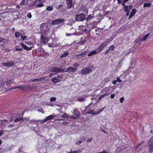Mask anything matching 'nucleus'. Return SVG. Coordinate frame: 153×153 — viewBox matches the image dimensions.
Masks as SVG:
<instances>
[{
    "label": "nucleus",
    "mask_w": 153,
    "mask_h": 153,
    "mask_svg": "<svg viewBox=\"0 0 153 153\" xmlns=\"http://www.w3.org/2000/svg\"><path fill=\"white\" fill-rule=\"evenodd\" d=\"M20 33L18 31H16L15 33V35L16 37H19L20 36H21Z\"/></svg>",
    "instance_id": "7c9ffc66"
},
{
    "label": "nucleus",
    "mask_w": 153,
    "mask_h": 153,
    "mask_svg": "<svg viewBox=\"0 0 153 153\" xmlns=\"http://www.w3.org/2000/svg\"><path fill=\"white\" fill-rule=\"evenodd\" d=\"M93 16V15L91 14L89 15L88 17L86 19V20L88 21L91 19L92 18L94 17V16Z\"/></svg>",
    "instance_id": "2f4dec72"
},
{
    "label": "nucleus",
    "mask_w": 153,
    "mask_h": 153,
    "mask_svg": "<svg viewBox=\"0 0 153 153\" xmlns=\"http://www.w3.org/2000/svg\"><path fill=\"white\" fill-rule=\"evenodd\" d=\"M20 45L22 46L23 48L26 51H30L33 48H34V47H28L26 45L23 44L22 43H20Z\"/></svg>",
    "instance_id": "f8f14e48"
},
{
    "label": "nucleus",
    "mask_w": 153,
    "mask_h": 153,
    "mask_svg": "<svg viewBox=\"0 0 153 153\" xmlns=\"http://www.w3.org/2000/svg\"><path fill=\"white\" fill-rule=\"evenodd\" d=\"M77 68L70 66L65 71V72H74L77 70Z\"/></svg>",
    "instance_id": "9d476101"
},
{
    "label": "nucleus",
    "mask_w": 153,
    "mask_h": 153,
    "mask_svg": "<svg viewBox=\"0 0 153 153\" xmlns=\"http://www.w3.org/2000/svg\"><path fill=\"white\" fill-rule=\"evenodd\" d=\"M149 147V152L150 153H153V147Z\"/></svg>",
    "instance_id": "a19ab883"
},
{
    "label": "nucleus",
    "mask_w": 153,
    "mask_h": 153,
    "mask_svg": "<svg viewBox=\"0 0 153 153\" xmlns=\"http://www.w3.org/2000/svg\"><path fill=\"white\" fill-rule=\"evenodd\" d=\"M3 133V131H0V136H1Z\"/></svg>",
    "instance_id": "338daca9"
},
{
    "label": "nucleus",
    "mask_w": 153,
    "mask_h": 153,
    "mask_svg": "<svg viewBox=\"0 0 153 153\" xmlns=\"http://www.w3.org/2000/svg\"><path fill=\"white\" fill-rule=\"evenodd\" d=\"M115 96V94H112L110 96V98L111 99H113L114 98Z\"/></svg>",
    "instance_id": "864d4df0"
},
{
    "label": "nucleus",
    "mask_w": 153,
    "mask_h": 153,
    "mask_svg": "<svg viewBox=\"0 0 153 153\" xmlns=\"http://www.w3.org/2000/svg\"><path fill=\"white\" fill-rule=\"evenodd\" d=\"M114 45H112L109 47L108 49L110 51H113L114 49Z\"/></svg>",
    "instance_id": "c756f323"
},
{
    "label": "nucleus",
    "mask_w": 153,
    "mask_h": 153,
    "mask_svg": "<svg viewBox=\"0 0 153 153\" xmlns=\"http://www.w3.org/2000/svg\"><path fill=\"white\" fill-rule=\"evenodd\" d=\"M79 64L78 63H75L73 65V66L74 67H78L79 66Z\"/></svg>",
    "instance_id": "8fccbe9b"
},
{
    "label": "nucleus",
    "mask_w": 153,
    "mask_h": 153,
    "mask_svg": "<svg viewBox=\"0 0 153 153\" xmlns=\"http://www.w3.org/2000/svg\"><path fill=\"white\" fill-rule=\"evenodd\" d=\"M21 120H23V119L22 117L20 118H17L14 120V122L15 123L17 122L20 121Z\"/></svg>",
    "instance_id": "bb28decb"
},
{
    "label": "nucleus",
    "mask_w": 153,
    "mask_h": 153,
    "mask_svg": "<svg viewBox=\"0 0 153 153\" xmlns=\"http://www.w3.org/2000/svg\"><path fill=\"white\" fill-rule=\"evenodd\" d=\"M56 98L55 97H52L51 98L50 101L51 102H53L56 101Z\"/></svg>",
    "instance_id": "ea45409f"
},
{
    "label": "nucleus",
    "mask_w": 153,
    "mask_h": 153,
    "mask_svg": "<svg viewBox=\"0 0 153 153\" xmlns=\"http://www.w3.org/2000/svg\"><path fill=\"white\" fill-rule=\"evenodd\" d=\"M48 38L46 37L43 34H42L41 36L40 42L44 44H45L48 41Z\"/></svg>",
    "instance_id": "0eeeda50"
},
{
    "label": "nucleus",
    "mask_w": 153,
    "mask_h": 153,
    "mask_svg": "<svg viewBox=\"0 0 153 153\" xmlns=\"http://www.w3.org/2000/svg\"><path fill=\"white\" fill-rule=\"evenodd\" d=\"M123 150V149L121 148V147H117L116 149V151L118 153L120 152Z\"/></svg>",
    "instance_id": "c85d7f7f"
},
{
    "label": "nucleus",
    "mask_w": 153,
    "mask_h": 153,
    "mask_svg": "<svg viewBox=\"0 0 153 153\" xmlns=\"http://www.w3.org/2000/svg\"><path fill=\"white\" fill-rule=\"evenodd\" d=\"M151 3L150 2L145 3L143 4V7H149L151 6Z\"/></svg>",
    "instance_id": "a878e982"
},
{
    "label": "nucleus",
    "mask_w": 153,
    "mask_h": 153,
    "mask_svg": "<svg viewBox=\"0 0 153 153\" xmlns=\"http://www.w3.org/2000/svg\"><path fill=\"white\" fill-rule=\"evenodd\" d=\"M53 9V7L51 6H47L46 9V10L48 11H51Z\"/></svg>",
    "instance_id": "b1692460"
},
{
    "label": "nucleus",
    "mask_w": 153,
    "mask_h": 153,
    "mask_svg": "<svg viewBox=\"0 0 153 153\" xmlns=\"http://www.w3.org/2000/svg\"><path fill=\"white\" fill-rule=\"evenodd\" d=\"M46 77H42L39 79H32L30 81L31 82H38V81H40L42 80H44Z\"/></svg>",
    "instance_id": "2eb2a0df"
},
{
    "label": "nucleus",
    "mask_w": 153,
    "mask_h": 153,
    "mask_svg": "<svg viewBox=\"0 0 153 153\" xmlns=\"http://www.w3.org/2000/svg\"><path fill=\"white\" fill-rule=\"evenodd\" d=\"M104 110V109H100L99 111H98L97 113H99L100 112H101Z\"/></svg>",
    "instance_id": "0e129e2a"
},
{
    "label": "nucleus",
    "mask_w": 153,
    "mask_h": 153,
    "mask_svg": "<svg viewBox=\"0 0 153 153\" xmlns=\"http://www.w3.org/2000/svg\"><path fill=\"white\" fill-rule=\"evenodd\" d=\"M65 22L64 19H57L54 21H52L51 23L53 25H57L59 23H64Z\"/></svg>",
    "instance_id": "39448f33"
},
{
    "label": "nucleus",
    "mask_w": 153,
    "mask_h": 153,
    "mask_svg": "<svg viewBox=\"0 0 153 153\" xmlns=\"http://www.w3.org/2000/svg\"><path fill=\"white\" fill-rule=\"evenodd\" d=\"M68 54V52H65L60 57L61 58H63L66 57Z\"/></svg>",
    "instance_id": "cd10ccee"
},
{
    "label": "nucleus",
    "mask_w": 153,
    "mask_h": 153,
    "mask_svg": "<svg viewBox=\"0 0 153 153\" xmlns=\"http://www.w3.org/2000/svg\"><path fill=\"white\" fill-rule=\"evenodd\" d=\"M85 100V99L82 97H79L77 99V100L79 102H82Z\"/></svg>",
    "instance_id": "4c0bfd02"
},
{
    "label": "nucleus",
    "mask_w": 153,
    "mask_h": 153,
    "mask_svg": "<svg viewBox=\"0 0 153 153\" xmlns=\"http://www.w3.org/2000/svg\"><path fill=\"white\" fill-rule=\"evenodd\" d=\"M124 100V98L123 97H122L120 99V102L121 103H123Z\"/></svg>",
    "instance_id": "c03bdc74"
},
{
    "label": "nucleus",
    "mask_w": 153,
    "mask_h": 153,
    "mask_svg": "<svg viewBox=\"0 0 153 153\" xmlns=\"http://www.w3.org/2000/svg\"><path fill=\"white\" fill-rule=\"evenodd\" d=\"M33 89V87L29 85H23V90L24 91H31Z\"/></svg>",
    "instance_id": "6e6552de"
},
{
    "label": "nucleus",
    "mask_w": 153,
    "mask_h": 153,
    "mask_svg": "<svg viewBox=\"0 0 153 153\" xmlns=\"http://www.w3.org/2000/svg\"><path fill=\"white\" fill-rule=\"evenodd\" d=\"M22 50H23V49L22 48H16V51H22Z\"/></svg>",
    "instance_id": "5fc2aeb1"
},
{
    "label": "nucleus",
    "mask_w": 153,
    "mask_h": 153,
    "mask_svg": "<svg viewBox=\"0 0 153 153\" xmlns=\"http://www.w3.org/2000/svg\"><path fill=\"white\" fill-rule=\"evenodd\" d=\"M150 33H148L146 35H145L143 37V38L142 39H140V41H145L146 38L148 37V36H149L150 35Z\"/></svg>",
    "instance_id": "5701e85b"
},
{
    "label": "nucleus",
    "mask_w": 153,
    "mask_h": 153,
    "mask_svg": "<svg viewBox=\"0 0 153 153\" xmlns=\"http://www.w3.org/2000/svg\"><path fill=\"white\" fill-rule=\"evenodd\" d=\"M105 97L104 94H102L100 95L99 97V100L101 99L103 97Z\"/></svg>",
    "instance_id": "13d9d810"
},
{
    "label": "nucleus",
    "mask_w": 153,
    "mask_h": 153,
    "mask_svg": "<svg viewBox=\"0 0 153 153\" xmlns=\"http://www.w3.org/2000/svg\"><path fill=\"white\" fill-rule=\"evenodd\" d=\"M117 82V81L116 80H115L112 81V83L113 84L115 85L116 84Z\"/></svg>",
    "instance_id": "680f3d73"
},
{
    "label": "nucleus",
    "mask_w": 153,
    "mask_h": 153,
    "mask_svg": "<svg viewBox=\"0 0 153 153\" xmlns=\"http://www.w3.org/2000/svg\"><path fill=\"white\" fill-rule=\"evenodd\" d=\"M27 16L28 18L30 19L32 17L31 13H27Z\"/></svg>",
    "instance_id": "37998d69"
},
{
    "label": "nucleus",
    "mask_w": 153,
    "mask_h": 153,
    "mask_svg": "<svg viewBox=\"0 0 153 153\" xmlns=\"http://www.w3.org/2000/svg\"><path fill=\"white\" fill-rule=\"evenodd\" d=\"M21 37L22 40H24L26 39L27 36H23L22 34H21Z\"/></svg>",
    "instance_id": "58836bf2"
},
{
    "label": "nucleus",
    "mask_w": 153,
    "mask_h": 153,
    "mask_svg": "<svg viewBox=\"0 0 153 153\" xmlns=\"http://www.w3.org/2000/svg\"><path fill=\"white\" fill-rule=\"evenodd\" d=\"M50 71L52 72L61 73L64 71V69L59 67H53L51 68Z\"/></svg>",
    "instance_id": "7ed1b4c3"
},
{
    "label": "nucleus",
    "mask_w": 153,
    "mask_h": 153,
    "mask_svg": "<svg viewBox=\"0 0 153 153\" xmlns=\"http://www.w3.org/2000/svg\"><path fill=\"white\" fill-rule=\"evenodd\" d=\"M128 1V0H124V1H122V5L123 6H125V3L126 2Z\"/></svg>",
    "instance_id": "de8ad7c7"
},
{
    "label": "nucleus",
    "mask_w": 153,
    "mask_h": 153,
    "mask_svg": "<svg viewBox=\"0 0 153 153\" xmlns=\"http://www.w3.org/2000/svg\"><path fill=\"white\" fill-rule=\"evenodd\" d=\"M117 82H120L122 81V80L120 79V78L119 77H117Z\"/></svg>",
    "instance_id": "09e8293b"
},
{
    "label": "nucleus",
    "mask_w": 153,
    "mask_h": 153,
    "mask_svg": "<svg viewBox=\"0 0 153 153\" xmlns=\"http://www.w3.org/2000/svg\"><path fill=\"white\" fill-rule=\"evenodd\" d=\"M70 117L71 118L73 119H76V117L74 115H71L70 116Z\"/></svg>",
    "instance_id": "a18cd8bd"
},
{
    "label": "nucleus",
    "mask_w": 153,
    "mask_h": 153,
    "mask_svg": "<svg viewBox=\"0 0 153 153\" xmlns=\"http://www.w3.org/2000/svg\"><path fill=\"white\" fill-rule=\"evenodd\" d=\"M148 146L149 147H153V137L150 139L149 142Z\"/></svg>",
    "instance_id": "aec40b11"
},
{
    "label": "nucleus",
    "mask_w": 153,
    "mask_h": 153,
    "mask_svg": "<svg viewBox=\"0 0 153 153\" xmlns=\"http://www.w3.org/2000/svg\"><path fill=\"white\" fill-rule=\"evenodd\" d=\"M73 114L77 118H79L80 117V112L77 109L74 110Z\"/></svg>",
    "instance_id": "ddd939ff"
},
{
    "label": "nucleus",
    "mask_w": 153,
    "mask_h": 153,
    "mask_svg": "<svg viewBox=\"0 0 153 153\" xmlns=\"http://www.w3.org/2000/svg\"><path fill=\"white\" fill-rule=\"evenodd\" d=\"M92 71V69L89 67H86L81 70V73L82 75H86L91 73Z\"/></svg>",
    "instance_id": "f03ea898"
},
{
    "label": "nucleus",
    "mask_w": 153,
    "mask_h": 153,
    "mask_svg": "<svg viewBox=\"0 0 153 153\" xmlns=\"http://www.w3.org/2000/svg\"><path fill=\"white\" fill-rule=\"evenodd\" d=\"M75 153H79L81 152V151L80 150H77L74 151Z\"/></svg>",
    "instance_id": "4d7b16f0"
},
{
    "label": "nucleus",
    "mask_w": 153,
    "mask_h": 153,
    "mask_svg": "<svg viewBox=\"0 0 153 153\" xmlns=\"http://www.w3.org/2000/svg\"><path fill=\"white\" fill-rule=\"evenodd\" d=\"M137 12V10L135 8H133L132 9L130 13V15L132 16L133 17L134 16L136 12Z\"/></svg>",
    "instance_id": "412c9836"
},
{
    "label": "nucleus",
    "mask_w": 153,
    "mask_h": 153,
    "mask_svg": "<svg viewBox=\"0 0 153 153\" xmlns=\"http://www.w3.org/2000/svg\"><path fill=\"white\" fill-rule=\"evenodd\" d=\"M82 140H79L76 143V144L77 145H79L82 143Z\"/></svg>",
    "instance_id": "bf43d9fd"
},
{
    "label": "nucleus",
    "mask_w": 153,
    "mask_h": 153,
    "mask_svg": "<svg viewBox=\"0 0 153 153\" xmlns=\"http://www.w3.org/2000/svg\"><path fill=\"white\" fill-rule=\"evenodd\" d=\"M68 117V114H63L61 116V117Z\"/></svg>",
    "instance_id": "79ce46f5"
},
{
    "label": "nucleus",
    "mask_w": 153,
    "mask_h": 153,
    "mask_svg": "<svg viewBox=\"0 0 153 153\" xmlns=\"http://www.w3.org/2000/svg\"><path fill=\"white\" fill-rule=\"evenodd\" d=\"M62 77V75H57V77L59 78H61Z\"/></svg>",
    "instance_id": "69168bd1"
},
{
    "label": "nucleus",
    "mask_w": 153,
    "mask_h": 153,
    "mask_svg": "<svg viewBox=\"0 0 153 153\" xmlns=\"http://www.w3.org/2000/svg\"><path fill=\"white\" fill-rule=\"evenodd\" d=\"M110 52V50H109L108 49H107L105 52V54H108V53H109Z\"/></svg>",
    "instance_id": "6e6d98bb"
},
{
    "label": "nucleus",
    "mask_w": 153,
    "mask_h": 153,
    "mask_svg": "<svg viewBox=\"0 0 153 153\" xmlns=\"http://www.w3.org/2000/svg\"><path fill=\"white\" fill-rule=\"evenodd\" d=\"M23 85H20L18 86H14V87H12L10 88L9 90L10 91L12 90L16 89L17 88L21 89L23 90Z\"/></svg>",
    "instance_id": "dca6fc26"
},
{
    "label": "nucleus",
    "mask_w": 153,
    "mask_h": 153,
    "mask_svg": "<svg viewBox=\"0 0 153 153\" xmlns=\"http://www.w3.org/2000/svg\"><path fill=\"white\" fill-rule=\"evenodd\" d=\"M85 14L81 13L76 16L75 19L77 21H82L85 19Z\"/></svg>",
    "instance_id": "20e7f679"
},
{
    "label": "nucleus",
    "mask_w": 153,
    "mask_h": 153,
    "mask_svg": "<svg viewBox=\"0 0 153 153\" xmlns=\"http://www.w3.org/2000/svg\"><path fill=\"white\" fill-rule=\"evenodd\" d=\"M12 80H8L6 82H4L2 84H1V85H3L4 84H5V83H6V85L7 86H8L10 85L12 83Z\"/></svg>",
    "instance_id": "6ab92c4d"
},
{
    "label": "nucleus",
    "mask_w": 153,
    "mask_h": 153,
    "mask_svg": "<svg viewBox=\"0 0 153 153\" xmlns=\"http://www.w3.org/2000/svg\"><path fill=\"white\" fill-rule=\"evenodd\" d=\"M86 114H92L93 115H95L96 114L94 112L93 110H91L88 112H86Z\"/></svg>",
    "instance_id": "72a5a7b5"
},
{
    "label": "nucleus",
    "mask_w": 153,
    "mask_h": 153,
    "mask_svg": "<svg viewBox=\"0 0 153 153\" xmlns=\"http://www.w3.org/2000/svg\"><path fill=\"white\" fill-rule=\"evenodd\" d=\"M14 126V124L13 123H12L11 124L9 125L8 126V127L9 128H11Z\"/></svg>",
    "instance_id": "49530a36"
},
{
    "label": "nucleus",
    "mask_w": 153,
    "mask_h": 153,
    "mask_svg": "<svg viewBox=\"0 0 153 153\" xmlns=\"http://www.w3.org/2000/svg\"><path fill=\"white\" fill-rule=\"evenodd\" d=\"M87 30L85 28H85H84V29H83V30H82V32H85L86 31H87Z\"/></svg>",
    "instance_id": "774afa93"
},
{
    "label": "nucleus",
    "mask_w": 153,
    "mask_h": 153,
    "mask_svg": "<svg viewBox=\"0 0 153 153\" xmlns=\"http://www.w3.org/2000/svg\"><path fill=\"white\" fill-rule=\"evenodd\" d=\"M126 12V15L127 16H128V15H129V10L127 11Z\"/></svg>",
    "instance_id": "e2e57ef3"
},
{
    "label": "nucleus",
    "mask_w": 153,
    "mask_h": 153,
    "mask_svg": "<svg viewBox=\"0 0 153 153\" xmlns=\"http://www.w3.org/2000/svg\"><path fill=\"white\" fill-rule=\"evenodd\" d=\"M105 45L102 43L96 49V50L97 51V52L98 53L102 51L105 47Z\"/></svg>",
    "instance_id": "9b49d317"
},
{
    "label": "nucleus",
    "mask_w": 153,
    "mask_h": 153,
    "mask_svg": "<svg viewBox=\"0 0 153 153\" xmlns=\"http://www.w3.org/2000/svg\"><path fill=\"white\" fill-rule=\"evenodd\" d=\"M34 4L38 7H41L44 6V4L40 0H36L34 2Z\"/></svg>",
    "instance_id": "1a4fd4ad"
},
{
    "label": "nucleus",
    "mask_w": 153,
    "mask_h": 153,
    "mask_svg": "<svg viewBox=\"0 0 153 153\" xmlns=\"http://www.w3.org/2000/svg\"><path fill=\"white\" fill-rule=\"evenodd\" d=\"M25 3V0H22V1L19 4L20 5H23Z\"/></svg>",
    "instance_id": "603ef678"
},
{
    "label": "nucleus",
    "mask_w": 153,
    "mask_h": 153,
    "mask_svg": "<svg viewBox=\"0 0 153 153\" xmlns=\"http://www.w3.org/2000/svg\"><path fill=\"white\" fill-rule=\"evenodd\" d=\"M51 80L52 82L54 83H56L60 81V79H58L56 77L53 78Z\"/></svg>",
    "instance_id": "a211bd4d"
},
{
    "label": "nucleus",
    "mask_w": 153,
    "mask_h": 153,
    "mask_svg": "<svg viewBox=\"0 0 153 153\" xmlns=\"http://www.w3.org/2000/svg\"><path fill=\"white\" fill-rule=\"evenodd\" d=\"M55 117V116H53L52 114L48 116L46 118L47 120H51L53 118Z\"/></svg>",
    "instance_id": "393cba45"
},
{
    "label": "nucleus",
    "mask_w": 153,
    "mask_h": 153,
    "mask_svg": "<svg viewBox=\"0 0 153 153\" xmlns=\"http://www.w3.org/2000/svg\"><path fill=\"white\" fill-rule=\"evenodd\" d=\"M97 53V51L95 50L92 51L90 52L88 54V56H90L96 54Z\"/></svg>",
    "instance_id": "4be33fe9"
},
{
    "label": "nucleus",
    "mask_w": 153,
    "mask_h": 153,
    "mask_svg": "<svg viewBox=\"0 0 153 153\" xmlns=\"http://www.w3.org/2000/svg\"><path fill=\"white\" fill-rule=\"evenodd\" d=\"M40 29L42 33L47 34L49 32L48 25L47 23H42L40 25Z\"/></svg>",
    "instance_id": "f257e3e1"
},
{
    "label": "nucleus",
    "mask_w": 153,
    "mask_h": 153,
    "mask_svg": "<svg viewBox=\"0 0 153 153\" xmlns=\"http://www.w3.org/2000/svg\"><path fill=\"white\" fill-rule=\"evenodd\" d=\"M66 2L67 7L70 8L72 6L73 2L72 0H67Z\"/></svg>",
    "instance_id": "4468645a"
},
{
    "label": "nucleus",
    "mask_w": 153,
    "mask_h": 153,
    "mask_svg": "<svg viewBox=\"0 0 153 153\" xmlns=\"http://www.w3.org/2000/svg\"><path fill=\"white\" fill-rule=\"evenodd\" d=\"M1 64L5 67H10L14 65V62L12 61H10L7 62H3Z\"/></svg>",
    "instance_id": "423d86ee"
},
{
    "label": "nucleus",
    "mask_w": 153,
    "mask_h": 153,
    "mask_svg": "<svg viewBox=\"0 0 153 153\" xmlns=\"http://www.w3.org/2000/svg\"><path fill=\"white\" fill-rule=\"evenodd\" d=\"M85 26L83 25H80L79 27V28L80 30L82 31L84 28H85Z\"/></svg>",
    "instance_id": "c9c22d12"
},
{
    "label": "nucleus",
    "mask_w": 153,
    "mask_h": 153,
    "mask_svg": "<svg viewBox=\"0 0 153 153\" xmlns=\"http://www.w3.org/2000/svg\"><path fill=\"white\" fill-rule=\"evenodd\" d=\"M110 42V39H106L105 41V42L103 43H103L104 44H105V46L106 45L108 44Z\"/></svg>",
    "instance_id": "473e14b6"
},
{
    "label": "nucleus",
    "mask_w": 153,
    "mask_h": 153,
    "mask_svg": "<svg viewBox=\"0 0 153 153\" xmlns=\"http://www.w3.org/2000/svg\"><path fill=\"white\" fill-rule=\"evenodd\" d=\"M27 44L30 45H32L31 47L33 46L34 47V43L31 41H30L28 43H27Z\"/></svg>",
    "instance_id": "e433bc0d"
},
{
    "label": "nucleus",
    "mask_w": 153,
    "mask_h": 153,
    "mask_svg": "<svg viewBox=\"0 0 153 153\" xmlns=\"http://www.w3.org/2000/svg\"><path fill=\"white\" fill-rule=\"evenodd\" d=\"M92 140H93V138L92 137H91V138H88L87 139L86 141L87 142H90L91 141H92Z\"/></svg>",
    "instance_id": "3c124183"
},
{
    "label": "nucleus",
    "mask_w": 153,
    "mask_h": 153,
    "mask_svg": "<svg viewBox=\"0 0 153 153\" xmlns=\"http://www.w3.org/2000/svg\"><path fill=\"white\" fill-rule=\"evenodd\" d=\"M88 52L87 51H85L79 54V55H77V56L78 57H79L80 56V57H85L87 54Z\"/></svg>",
    "instance_id": "f3484780"
},
{
    "label": "nucleus",
    "mask_w": 153,
    "mask_h": 153,
    "mask_svg": "<svg viewBox=\"0 0 153 153\" xmlns=\"http://www.w3.org/2000/svg\"><path fill=\"white\" fill-rule=\"evenodd\" d=\"M124 6V11H126L129 10L128 8V6L125 5V6Z\"/></svg>",
    "instance_id": "f704fd0d"
},
{
    "label": "nucleus",
    "mask_w": 153,
    "mask_h": 153,
    "mask_svg": "<svg viewBox=\"0 0 153 153\" xmlns=\"http://www.w3.org/2000/svg\"><path fill=\"white\" fill-rule=\"evenodd\" d=\"M47 120H46V118L44 119L43 120H42L41 121V123H43L44 122H45L47 121Z\"/></svg>",
    "instance_id": "052dcab7"
}]
</instances>
